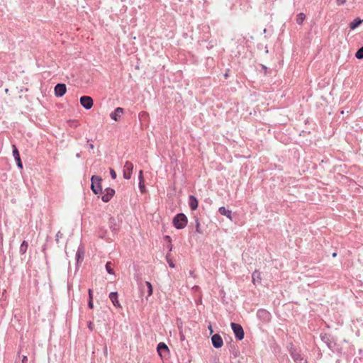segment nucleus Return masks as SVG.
<instances>
[{
	"mask_svg": "<svg viewBox=\"0 0 363 363\" xmlns=\"http://www.w3.org/2000/svg\"><path fill=\"white\" fill-rule=\"evenodd\" d=\"M187 222V217L184 213H179L173 218V225L177 229L184 228Z\"/></svg>",
	"mask_w": 363,
	"mask_h": 363,
	"instance_id": "1",
	"label": "nucleus"
},
{
	"mask_svg": "<svg viewBox=\"0 0 363 363\" xmlns=\"http://www.w3.org/2000/svg\"><path fill=\"white\" fill-rule=\"evenodd\" d=\"M231 328L234 332L235 337L239 340H241L244 338V335H245L244 330L240 325L235 323H232Z\"/></svg>",
	"mask_w": 363,
	"mask_h": 363,
	"instance_id": "2",
	"label": "nucleus"
},
{
	"mask_svg": "<svg viewBox=\"0 0 363 363\" xmlns=\"http://www.w3.org/2000/svg\"><path fill=\"white\" fill-rule=\"evenodd\" d=\"M81 105L86 110H89L94 105V101L91 97L88 96H83L80 98Z\"/></svg>",
	"mask_w": 363,
	"mask_h": 363,
	"instance_id": "3",
	"label": "nucleus"
},
{
	"mask_svg": "<svg viewBox=\"0 0 363 363\" xmlns=\"http://www.w3.org/2000/svg\"><path fill=\"white\" fill-rule=\"evenodd\" d=\"M101 179L97 176L91 177V189L94 194H97L101 191L100 182Z\"/></svg>",
	"mask_w": 363,
	"mask_h": 363,
	"instance_id": "4",
	"label": "nucleus"
},
{
	"mask_svg": "<svg viewBox=\"0 0 363 363\" xmlns=\"http://www.w3.org/2000/svg\"><path fill=\"white\" fill-rule=\"evenodd\" d=\"M133 169V164L130 162L127 161L123 168V177L126 179H129L131 177Z\"/></svg>",
	"mask_w": 363,
	"mask_h": 363,
	"instance_id": "5",
	"label": "nucleus"
},
{
	"mask_svg": "<svg viewBox=\"0 0 363 363\" xmlns=\"http://www.w3.org/2000/svg\"><path fill=\"white\" fill-rule=\"evenodd\" d=\"M67 91L65 84H57L55 87V94L57 97H62Z\"/></svg>",
	"mask_w": 363,
	"mask_h": 363,
	"instance_id": "6",
	"label": "nucleus"
},
{
	"mask_svg": "<svg viewBox=\"0 0 363 363\" xmlns=\"http://www.w3.org/2000/svg\"><path fill=\"white\" fill-rule=\"evenodd\" d=\"M115 194V191L113 189L107 188L103 192L102 200L104 202H108L111 200V199L113 196Z\"/></svg>",
	"mask_w": 363,
	"mask_h": 363,
	"instance_id": "7",
	"label": "nucleus"
},
{
	"mask_svg": "<svg viewBox=\"0 0 363 363\" xmlns=\"http://www.w3.org/2000/svg\"><path fill=\"white\" fill-rule=\"evenodd\" d=\"M212 344L214 347L220 348L223 345L222 337L218 334H215L211 337Z\"/></svg>",
	"mask_w": 363,
	"mask_h": 363,
	"instance_id": "8",
	"label": "nucleus"
},
{
	"mask_svg": "<svg viewBox=\"0 0 363 363\" xmlns=\"http://www.w3.org/2000/svg\"><path fill=\"white\" fill-rule=\"evenodd\" d=\"M157 352H158L159 355L161 357H163L166 356V354L169 352L168 347L164 342H160L157 345Z\"/></svg>",
	"mask_w": 363,
	"mask_h": 363,
	"instance_id": "9",
	"label": "nucleus"
},
{
	"mask_svg": "<svg viewBox=\"0 0 363 363\" xmlns=\"http://www.w3.org/2000/svg\"><path fill=\"white\" fill-rule=\"evenodd\" d=\"M124 110L123 108L118 107L115 109L113 112H112L110 114V117L116 121H118L121 118L122 115L123 114Z\"/></svg>",
	"mask_w": 363,
	"mask_h": 363,
	"instance_id": "10",
	"label": "nucleus"
},
{
	"mask_svg": "<svg viewBox=\"0 0 363 363\" xmlns=\"http://www.w3.org/2000/svg\"><path fill=\"white\" fill-rule=\"evenodd\" d=\"M109 298H110V299H111V301L113 303L114 306H116L117 308H121V303L118 301V294H117L116 292H111V293H110Z\"/></svg>",
	"mask_w": 363,
	"mask_h": 363,
	"instance_id": "11",
	"label": "nucleus"
},
{
	"mask_svg": "<svg viewBox=\"0 0 363 363\" xmlns=\"http://www.w3.org/2000/svg\"><path fill=\"white\" fill-rule=\"evenodd\" d=\"M218 212L221 215L226 216L230 220H233L231 211H230L228 209H226L225 207H223V206L220 207L219 209H218Z\"/></svg>",
	"mask_w": 363,
	"mask_h": 363,
	"instance_id": "12",
	"label": "nucleus"
},
{
	"mask_svg": "<svg viewBox=\"0 0 363 363\" xmlns=\"http://www.w3.org/2000/svg\"><path fill=\"white\" fill-rule=\"evenodd\" d=\"M189 203L190 208L192 210H195L198 207V201H197L196 198L194 196H189Z\"/></svg>",
	"mask_w": 363,
	"mask_h": 363,
	"instance_id": "13",
	"label": "nucleus"
},
{
	"mask_svg": "<svg viewBox=\"0 0 363 363\" xmlns=\"http://www.w3.org/2000/svg\"><path fill=\"white\" fill-rule=\"evenodd\" d=\"M252 282L254 284H260L262 278H261L260 273L259 272L255 271L252 273Z\"/></svg>",
	"mask_w": 363,
	"mask_h": 363,
	"instance_id": "14",
	"label": "nucleus"
},
{
	"mask_svg": "<svg viewBox=\"0 0 363 363\" xmlns=\"http://www.w3.org/2000/svg\"><path fill=\"white\" fill-rule=\"evenodd\" d=\"M363 22V20L360 19L359 18H357L354 19L350 23V28L351 30H354L357 28Z\"/></svg>",
	"mask_w": 363,
	"mask_h": 363,
	"instance_id": "15",
	"label": "nucleus"
},
{
	"mask_svg": "<svg viewBox=\"0 0 363 363\" xmlns=\"http://www.w3.org/2000/svg\"><path fill=\"white\" fill-rule=\"evenodd\" d=\"M291 356L295 362H296L297 363H301L303 359L301 358V354L299 353H298L296 351H292Z\"/></svg>",
	"mask_w": 363,
	"mask_h": 363,
	"instance_id": "16",
	"label": "nucleus"
},
{
	"mask_svg": "<svg viewBox=\"0 0 363 363\" xmlns=\"http://www.w3.org/2000/svg\"><path fill=\"white\" fill-rule=\"evenodd\" d=\"M27 249H28V242L26 241H23L20 246V250H19L21 254H24L27 251Z\"/></svg>",
	"mask_w": 363,
	"mask_h": 363,
	"instance_id": "17",
	"label": "nucleus"
},
{
	"mask_svg": "<svg viewBox=\"0 0 363 363\" xmlns=\"http://www.w3.org/2000/svg\"><path fill=\"white\" fill-rule=\"evenodd\" d=\"M306 18V16L303 13H300L297 16L296 22L298 24H301Z\"/></svg>",
	"mask_w": 363,
	"mask_h": 363,
	"instance_id": "18",
	"label": "nucleus"
},
{
	"mask_svg": "<svg viewBox=\"0 0 363 363\" xmlns=\"http://www.w3.org/2000/svg\"><path fill=\"white\" fill-rule=\"evenodd\" d=\"M355 57L357 59H363V46L357 51Z\"/></svg>",
	"mask_w": 363,
	"mask_h": 363,
	"instance_id": "19",
	"label": "nucleus"
},
{
	"mask_svg": "<svg viewBox=\"0 0 363 363\" xmlns=\"http://www.w3.org/2000/svg\"><path fill=\"white\" fill-rule=\"evenodd\" d=\"M145 284L147 286V289H148L147 290L148 296H150L153 292L152 286L149 281H146Z\"/></svg>",
	"mask_w": 363,
	"mask_h": 363,
	"instance_id": "20",
	"label": "nucleus"
},
{
	"mask_svg": "<svg viewBox=\"0 0 363 363\" xmlns=\"http://www.w3.org/2000/svg\"><path fill=\"white\" fill-rule=\"evenodd\" d=\"M13 157H15L16 160H20V155H19L18 151L15 146H13Z\"/></svg>",
	"mask_w": 363,
	"mask_h": 363,
	"instance_id": "21",
	"label": "nucleus"
},
{
	"mask_svg": "<svg viewBox=\"0 0 363 363\" xmlns=\"http://www.w3.org/2000/svg\"><path fill=\"white\" fill-rule=\"evenodd\" d=\"M196 231L200 234H201L203 233V231L201 228L200 222L198 219L196 220Z\"/></svg>",
	"mask_w": 363,
	"mask_h": 363,
	"instance_id": "22",
	"label": "nucleus"
},
{
	"mask_svg": "<svg viewBox=\"0 0 363 363\" xmlns=\"http://www.w3.org/2000/svg\"><path fill=\"white\" fill-rule=\"evenodd\" d=\"M106 271L108 272V273L111 274H113V269L111 267V263L110 262H107L106 264Z\"/></svg>",
	"mask_w": 363,
	"mask_h": 363,
	"instance_id": "23",
	"label": "nucleus"
},
{
	"mask_svg": "<svg viewBox=\"0 0 363 363\" xmlns=\"http://www.w3.org/2000/svg\"><path fill=\"white\" fill-rule=\"evenodd\" d=\"M83 255H84V252H83L82 250L79 249V250H77V255H76L77 260L79 261V259H80Z\"/></svg>",
	"mask_w": 363,
	"mask_h": 363,
	"instance_id": "24",
	"label": "nucleus"
},
{
	"mask_svg": "<svg viewBox=\"0 0 363 363\" xmlns=\"http://www.w3.org/2000/svg\"><path fill=\"white\" fill-rule=\"evenodd\" d=\"M166 259H167V261L169 267H172V268H174L175 265H174V262H172V260L171 259H169L168 255H167Z\"/></svg>",
	"mask_w": 363,
	"mask_h": 363,
	"instance_id": "25",
	"label": "nucleus"
},
{
	"mask_svg": "<svg viewBox=\"0 0 363 363\" xmlns=\"http://www.w3.org/2000/svg\"><path fill=\"white\" fill-rule=\"evenodd\" d=\"M321 339L323 341H324L325 343H327L328 345L330 347V344L328 342L329 337H328V335L326 334H325L324 335H322Z\"/></svg>",
	"mask_w": 363,
	"mask_h": 363,
	"instance_id": "26",
	"label": "nucleus"
},
{
	"mask_svg": "<svg viewBox=\"0 0 363 363\" xmlns=\"http://www.w3.org/2000/svg\"><path fill=\"white\" fill-rule=\"evenodd\" d=\"M110 174L113 179L116 178V173L113 169H110Z\"/></svg>",
	"mask_w": 363,
	"mask_h": 363,
	"instance_id": "27",
	"label": "nucleus"
},
{
	"mask_svg": "<svg viewBox=\"0 0 363 363\" xmlns=\"http://www.w3.org/2000/svg\"><path fill=\"white\" fill-rule=\"evenodd\" d=\"M336 2L338 6H341L346 3V0H337Z\"/></svg>",
	"mask_w": 363,
	"mask_h": 363,
	"instance_id": "28",
	"label": "nucleus"
},
{
	"mask_svg": "<svg viewBox=\"0 0 363 363\" xmlns=\"http://www.w3.org/2000/svg\"><path fill=\"white\" fill-rule=\"evenodd\" d=\"M139 177V181H140V182H143V171H142V170H140V171L139 172V177Z\"/></svg>",
	"mask_w": 363,
	"mask_h": 363,
	"instance_id": "29",
	"label": "nucleus"
},
{
	"mask_svg": "<svg viewBox=\"0 0 363 363\" xmlns=\"http://www.w3.org/2000/svg\"><path fill=\"white\" fill-rule=\"evenodd\" d=\"M139 187H140V191H141L142 192H143V191H144V189H145V185H144L143 182H139Z\"/></svg>",
	"mask_w": 363,
	"mask_h": 363,
	"instance_id": "30",
	"label": "nucleus"
},
{
	"mask_svg": "<svg viewBox=\"0 0 363 363\" xmlns=\"http://www.w3.org/2000/svg\"><path fill=\"white\" fill-rule=\"evenodd\" d=\"M88 306L91 309L94 308V303L92 300H89Z\"/></svg>",
	"mask_w": 363,
	"mask_h": 363,
	"instance_id": "31",
	"label": "nucleus"
},
{
	"mask_svg": "<svg viewBox=\"0 0 363 363\" xmlns=\"http://www.w3.org/2000/svg\"><path fill=\"white\" fill-rule=\"evenodd\" d=\"M89 300H92L93 299V295H92V290L91 289H89Z\"/></svg>",
	"mask_w": 363,
	"mask_h": 363,
	"instance_id": "32",
	"label": "nucleus"
},
{
	"mask_svg": "<svg viewBox=\"0 0 363 363\" xmlns=\"http://www.w3.org/2000/svg\"><path fill=\"white\" fill-rule=\"evenodd\" d=\"M27 360H28V358L26 356H23V358H22V363H26L27 362Z\"/></svg>",
	"mask_w": 363,
	"mask_h": 363,
	"instance_id": "33",
	"label": "nucleus"
},
{
	"mask_svg": "<svg viewBox=\"0 0 363 363\" xmlns=\"http://www.w3.org/2000/svg\"><path fill=\"white\" fill-rule=\"evenodd\" d=\"M88 328L90 329V330H93V323L91 322H89L88 323Z\"/></svg>",
	"mask_w": 363,
	"mask_h": 363,
	"instance_id": "34",
	"label": "nucleus"
},
{
	"mask_svg": "<svg viewBox=\"0 0 363 363\" xmlns=\"http://www.w3.org/2000/svg\"><path fill=\"white\" fill-rule=\"evenodd\" d=\"M17 161V164L18 166L20 167V168H22V163H21V159L19 160H16Z\"/></svg>",
	"mask_w": 363,
	"mask_h": 363,
	"instance_id": "35",
	"label": "nucleus"
},
{
	"mask_svg": "<svg viewBox=\"0 0 363 363\" xmlns=\"http://www.w3.org/2000/svg\"><path fill=\"white\" fill-rule=\"evenodd\" d=\"M60 232H58V233L57 234L56 237H57V240H58V238H60Z\"/></svg>",
	"mask_w": 363,
	"mask_h": 363,
	"instance_id": "36",
	"label": "nucleus"
},
{
	"mask_svg": "<svg viewBox=\"0 0 363 363\" xmlns=\"http://www.w3.org/2000/svg\"><path fill=\"white\" fill-rule=\"evenodd\" d=\"M60 232H58V233L57 234L56 237H57V240H58V238H60Z\"/></svg>",
	"mask_w": 363,
	"mask_h": 363,
	"instance_id": "37",
	"label": "nucleus"
},
{
	"mask_svg": "<svg viewBox=\"0 0 363 363\" xmlns=\"http://www.w3.org/2000/svg\"><path fill=\"white\" fill-rule=\"evenodd\" d=\"M89 147H90L91 149H93V148H94V145H93V144H89Z\"/></svg>",
	"mask_w": 363,
	"mask_h": 363,
	"instance_id": "38",
	"label": "nucleus"
},
{
	"mask_svg": "<svg viewBox=\"0 0 363 363\" xmlns=\"http://www.w3.org/2000/svg\"><path fill=\"white\" fill-rule=\"evenodd\" d=\"M165 238H166V240H170V237H169V236H168V235H167V236L165 237Z\"/></svg>",
	"mask_w": 363,
	"mask_h": 363,
	"instance_id": "39",
	"label": "nucleus"
},
{
	"mask_svg": "<svg viewBox=\"0 0 363 363\" xmlns=\"http://www.w3.org/2000/svg\"><path fill=\"white\" fill-rule=\"evenodd\" d=\"M336 256H337V254H336L335 252H334V253L333 254V257H336Z\"/></svg>",
	"mask_w": 363,
	"mask_h": 363,
	"instance_id": "40",
	"label": "nucleus"
},
{
	"mask_svg": "<svg viewBox=\"0 0 363 363\" xmlns=\"http://www.w3.org/2000/svg\"><path fill=\"white\" fill-rule=\"evenodd\" d=\"M181 339H182V340H184V335H182V336H181Z\"/></svg>",
	"mask_w": 363,
	"mask_h": 363,
	"instance_id": "41",
	"label": "nucleus"
},
{
	"mask_svg": "<svg viewBox=\"0 0 363 363\" xmlns=\"http://www.w3.org/2000/svg\"><path fill=\"white\" fill-rule=\"evenodd\" d=\"M194 272H191L190 275H193Z\"/></svg>",
	"mask_w": 363,
	"mask_h": 363,
	"instance_id": "42",
	"label": "nucleus"
}]
</instances>
